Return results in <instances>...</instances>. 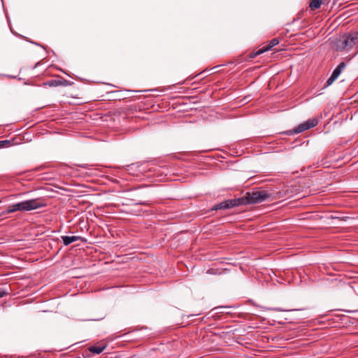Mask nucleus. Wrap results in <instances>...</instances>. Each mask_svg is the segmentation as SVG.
<instances>
[{
    "mask_svg": "<svg viewBox=\"0 0 358 358\" xmlns=\"http://www.w3.org/2000/svg\"><path fill=\"white\" fill-rule=\"evenodd\" d=\"M321 1H322V4H326V5H327V4H329V3L330 0H321Z\"/></svg>",
    "mask_w": 358,
    "mask_h": 358,
    "instance_id": "f3484780",
    "label": "nucleus"
},
{
    "mask_svg": "<svg viewBox=\"0 0 358 358\" xmlns=\"http://www.w3.org/2000/svg\"><path fill=\"white\" fill-rule=\"evenodd\" d=\"M345 64L344 62L340 63L337 67L334 70L332 74L327 81L325 87L331 85L340 76L342 71L345 69Z\"/></svg>",
    "mask_w": 358,
    "mask_h": 358,
    "instance_id": "20e7f679",
    "label": "nucleus"
},
{
    "mask_svg": "<svg viewBox=\"0 0 358 358\" xmlns=\"http://www.w3.org/2000/svg\"><path fill=\"white\" fill-rule=\"evenodd\" d=\"M62 82L60 80H51L48 81V83H45V85H48L50 87H57L60 85Z\"/></svg>",
    "mask_w": 358,
    "mask_h": 358,
    "instance_id": "f8f14e48",
    "label": "nucleus"
},
{
    "mask_svg": "<svg viewBox=\"0 0 358 358\" xmlns=\"http://www.w3.org/2000/svg\"><path fill=\"white\" fill-rule=\"evenodd\" d=\"M274 310H277V311H282V310H281V309H280V308H275Z\"/></svg>",
    "mask_w": 358,
    "mask_h": 358,
    "instance_id": "a211bd4d",
    "label": "nucleus"
},
{
    "mask_svg": "<svg viewBox=\"0 0 358 358\" xmlns=\"http://www.w3.org/2000/svg\"><path fill=\"white\" fill-rule=\"evenodd\" d=\"M269 196V194L265 191H255L247 192L243 197V201L246 204H255L266 201Z\"/></svg>",
    "mask_w": 358,
    "mask_h": 358,
    "instance_id": "7ed1b4c3",
    "label": "nucleus"
},
{
    "mask_svg": "<svg viewBox=\"0 0 358 358\" xmlns=\"http://www.w3.org/2000/svg\"><path fill=\"white\" fill-rule=\"evenodd\" d=\"M106 348V345H102L99 346H91L89 348V351L94 354H100Z\"/></svg>",
    "mask_w": 358,
    "mask_h": 358,
    "instance_id": "0eeeda50",
    "label": "nucleus"
},
{
    "mask_svg": "<svg viewBox=\"0 0 358 358\" xmlns=\"http://www.w3.org/2000/svg\"><path fill=\"white\" fill-rule=\"evenodd\" d=\"M62 239L63 241L64 245L66 246L73 242L80 240L81 237L78 236H62Z\"/></svg>",
    "mask_w": 358,
    "mask_h": 358,
    "instance_id": "423d86ee",
    "label": "nucleus"
},
{
    "mask_svg": "<svg viewBox=\"0 0 358 358\" xmlns=\"http://www.w3.org/2000/svg\"><path fill=\"white\" fill-rule=\"evenodd\" d=\"M336 48L339 50L350 51L352 49H358V33L353 32L340 38L337 43Z\"/></svg>",
    "mask_w": 358,
    "mask_h": 358,
    "instance_id": "f03ea898",
    "label": "nucleus"
},
{
    "mask_svg": "<svg viewBox=\"0 0 358 358\" xmlns=\"http://www.w3.org/2000/svg\"><path fill=\"white\" fill-rule=\"evenodd\" d=\"M9 144L8 141H0V148H1L3 145Z\"/></svg>",
    "mask_w": 358,
    "mask_h": 358,
    "instance_id": "2eb2a0df",
    "label": "nucleus"
},
{
    "mask_svg": "<svg viewBox=\"0 0 358 358\" xmlns=\"http://www.w3.org/2000/svg\"><path fill=\"white\" fill-rule=\"evenodd\" d=\"M148 201L147 200H139L136 202V204H142V205H145L146 204V203L148 202Z\"/></svg>",
    "mask_w": 358,
    "mask_h": 358,
    "instance_id": "4468645a",
    "label": "nucleus"
},
{
    "mask_svg": "<svg viewBox=\"0 0 358 358\" xmlns=\"http://www.w3.org/2000/svg\"><path fill=\"white\" fill-rule=\"evenodd\" d=\"M357 33H358V31H357Z\"/></svg>",
    "mask_w": 358,
    "mask_h": 358,
    "instance_id": "6ab92c4d",
    "label": "nucleus"
},
{
    "mask_svg": "<svg viewBox=\"0 0 358 358\" xmlns=\"http://www.w3.org/2000/svg\"><path fill=\"white\" fill-rule=\"evenodd\" d=\"M322 5L321 0H311L309 7L311 10H314L320 7Z\"/></svg>",
    "mask_w": 358,
    "mask_h": 358,
    "instance_id": "1a4fd4ad",
    "label": "nucleus"
},
{
    "mask_svg": "<svg viewBox=\"0 0 358 358\" xmlns=\"http://www.w3.org/2000/svg\"><path fill=\"white\" fill-rule=\"evenodd\" d=\"M43 206H45V204L41 202L38 199L26 200L8 206L6 209V213H13L16 211H30Z\"/></svg>",
    "mask_w": 358,
    "mask_h": 358,
    "instance_id": "f257e3e1",
    "label": "nucleus"
},
{
    "mask_svg": "<svg viewBox=\"0 0 358 358\" xmlns=\"http://www.w3.org/2000/svg\"><path fill=\"white\" fill-rule=\"evenodd\" d=\"M226 201H227V203H228L229 208L234 207L237 204L236 200L232 199V200H226Z\"/></svg>",
    "mask_w": 358,
    "mask_h": 358,
    "instance_id": "ddd939ff",
    "label": "nucleus"
},
{
    "mask_svg": "<svg viewBox=\"0 0 358 358\" xmlns=\"http://www.w3.org/2000/svg\"><path fill=\"white\" fill-rule=\"evenodd\" d=\"M6 292L2 289H0V298L3 297L6 294Z\"/></svg>",
    "mask_w": 358,
    "mask_h": 358,
    "instance_id": "dca6fc26",
    "label": "nucleus"
},
{
    "mask_svg": "<svg viewBox=\"0 0 358 358\" xmlns=\"http://www.w3.org/2000/svg\"><path fill=\"white\" fill-rule=\"evenodd\" d=\"M229 208L228 203H227V201H224L217 205H215L213 209V210H220V209H227Z\"/></svg>",
    "mask_w": 358,
    "mask_h": 358,
    "instance_id": "9b49d317",
    "label": "nucleus"
},
{
    "mask_svg": "<svg viewBox=\"0 0 358 358\" xmlns=\"http://www.w3.org/2000/svg\"><path fill=\"white\" fill-rule=\"evenodd\" d=\"M304 123L306 124V129H309L310 128L315 127L317 124L318 122H317V119L312 118V119L308 120Z\"/></svg>",
    "mask_w": 358,
    "mask_h": 358,
    "instance_id": "6e6552de",
    "label": "nucleus"
},
{
    "mask_svg": "<svg viewBox=\"0 0 358 358\" xmlns=\"http://www.w3.org/2000/svg\"><path fill=\"white\" fill-rule=\"evenodd\" d=\"M306 130H307V129L306 127L305 123L303 122V123H301L299 125H298L296 128H294L293 130V133L294 134H299Z\"/></svg>",
    "mask_w": 358,
    "mask_h": 358,
    "instance_id": "9d476101",
    "label": "nucleus"
},
{
    "mask_svg": "<svg viewBox=\"0 0 358 358\" xmlns=\"http://www.w3.org/2000/svg\"><path fill=\"white\" fill-rule=\"evenodd\" d=\"M278 43H279V40L278 38H273L272 40L270 41L269 43L266 46L259 49V50L255 52V53L254 55H255V56L259 55L266 51L271 50L272 48L277 45Z\"/></svg>",
    "mask_w": 358,
    "mask_h": 358,
    "instance_id": "39448f33",
    "label": "nucleus"
}]
</instances>
